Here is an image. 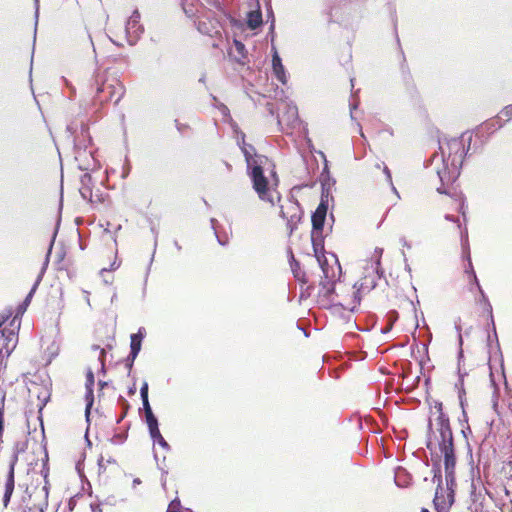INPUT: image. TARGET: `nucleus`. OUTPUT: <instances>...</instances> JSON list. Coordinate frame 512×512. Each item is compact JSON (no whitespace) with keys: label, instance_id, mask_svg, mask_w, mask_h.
<instances>
[{"label":"nucleus","instance_id":"nucleus-1","mask_svg":"<svg viewBox=\"0 0 512 512\" xmlns=\"http://www.w3.org/2000/svg\"><path fill=\"white\" fill-rule=\"evenodd\" d=\"M434 409L438 413L435 420V429L431 419L428 422V440L427 448L432 451L436 441L441 454L444 457V470L446 481V495L442 487L441 469L438 463L433 465V482H437L435 497L433 499L434 507L437 512H450V508L454 503V492L456 487L455 467L456 456L454 449L453 433L450 427L449 417L443 412V405L440 401L434 402Z\"/></svg>","mask_w":512,"mask_h":512},{"label":"nucleus","instance_id":"nucleus-2","mask_svg":"<svg viewBox=\"0 0 512 512\" xmlns=\"http://www.w3.org/2000/svg\"><path fill=\"white\" fill-rule=\"evenodd\" d=\"M471 140L472 136H469L467 148L465 147L466 139L464 136L440 143L441 153H434L431 157L430 166H433V170L440 181V186L436 189L439 194H450L448 188L460 176L463 159L470 148Z\"/></svg>","mask_w":512,"mask_h":512},{"label":"nucleus","instance_id":"nucleus-3","mask_svg":"<svg viewBox=\"0 0 512 512\" xmlns=\"http://www.w3.org/2000/svg\"><path fill=\"white\" fill-rule=\"evenodd\" d=\"M241 151L245 157L247 172L253 184V189L260 200L275 205L281 197L277 191L279 179L274 170V164L264 155L256 153V149L251 144L241 146Z\"/></svg>","mask_w":512,"mask_h":512},{"label":"nucleus","instance_id":"nucleus-4","mask_svg":"<svg viewBox=\"0 0 512 512\" xmlns=\"http://www.w3.org/2000/svg\"><path fill=\"white\" fill-rule=\"evenodd\" d=\"M90 87L95 93V100L100 104L109 101L118 104L125 93L124 85L116 78L108 77L105 72L96 73Z\"/></svg>","mask_w":512,"mask_h":512},{"label":"nucleus","instance_id":"nucleus-5","mask_svg":"<svg viewBox=\"0 0 512 512\" xmlns=\"http://www.w3.org/2000/svg\"><path fill=\"white\" fill-rule=\"evenodd\" d=\"M382 252L383 249L376 248L375 256L365 261L362 277L354 284V288L356 289L354 292V302L356 304H360L362 296L373 290L377 285L378 279L382 277L383 271L380 267Z\"/></svg>","mask_w":512,"mask_h":512},{"label":"nucleus","instance_id":"nucleus-6","mask_svg":"<svg viewBox=\"0 0 512 512\" xmlns=\"http://www.w3.org/2000/svg\"><path fill=\"white\" fill-rule=\"evenodd\" d=\"M140 12L136 9L125 23V38L129 45H135L144 32V27L140 23Z\"/></svg>","mask_w":512,"mask_h":512},{"label":"nucleus","instance_id":"nucleus-7","mask_svg":"<svg viewBox=\"0 0 512 512\" xmlns=\"http://www.w3.org/2000/svg\"><path fill=\"white\" fill-rule=\"evenodd\" d=\"M52 245H53V241L51 242L50 248H52ZM49 251H51V249H49ZM48 253H50V252H48ZM47 257H49V254H47ZM47 264H48V258H46V261H45L40 273L38 274L31 290L29 291V293L27 294V296L25 297L23 302L18 305L17 310H16V315L13 318L11 325L15 324V322L17 321V318L22 316L25 313V311L27 310L28 306L30 305L33 295L35 294L40 282L42 281Z\"/></svg>","mask_w":512,"mask_h":512},{"label":"nucleus","instance_id":"nucleus-8","mask_svg":"<svg viewBox=\"0 0 512 512\" xmlns=\"http://www.w3.org/2000/svg\"><path fill=\"white\" fill-rule=\"evenodd\" d=\"M328 212V201L321 199L318 207L313 212L312 221V232H323L326 216Z\"/></svg>","mask_w":512,"mask_h":512},{"label":"nucleus","instance_id":"nucleus-9","mask_svg":"<svg viewBox=\"0 0 512 512\" xmlns=\"http://www.w3.org/2000/svg\"><path fill=\"white\" fill-rule=\"evenodd\" d=\"M95 383L94 373L91 369L87 370L86 373V382H85V401H86V407H85V417L86 421L89 422L90 420V411L94 403V392H93V386Z\"/></svg>","mask_w":512,"mask_h":512},{"label":"nucleus","instance_id":"nucleus-10","mask_svg":"<svg viewBox=\"0 0 512 512\" xmlns=\"http://www.w3.org/2000/svg\"><path fill=\"white\" fill-rule=\"evenodd\" d=\"M0 341L3 342V347L0 349V357H8L16 346L17 334L14 330H3L1 333Z\"/></svg>","mask_w":512,"mask_h":512},{"label":"nucleus","instance_id":"nucleus-11","mask_svg":"<svg viewBox=\"0 0 512 512\" xmlns=\"http://www.w3.org/2000/svg\"><path fill=\"white\" fill-rule=\"evenodd\" d=\"M464 257L467 259L468 261V268L466 269V272L467 273H471V275L473 276V280L475 282V284L477 285L483 299L485 300V302L487 303V307H488V311L490 313V315H492V306L491 304L488 302L483 290L481 289V286L479 284V281L477 279V276L475 274V271L473 269V265H472V261H471V257H470V250H467V252L464 253ZM491 322H492V325H493V332H494V337L496 339V342L498 343V339H497V333H496V328H495V325H494V320H493V316H491Z\"/></svg>","mask_w":512,"mask_h":512},{"label":"nucleus","instance_id":"nucleus-12","mask_svg":"<svg viewBox=\"0 0 512 512\" xmlns=\"http://www.w3.org/2000/svg\"><path fill=\"white\" fill-rule=\"evenodd\" d=\"M16 462H17V455H14L13 460L10 463V467H9V471H8V475H7V479H6V484H5V493L3 496L4 506L8 505V503L10 502L11 496L13 494V491H14V485H15L14 467H15Z\"/></svg>","mask_w":512,"mask_h":512},{"label":"nucleus","instance_id":"nucleus-13","mask_svg":"<svg viewBox=\"0 0 512 512\" xmlns=\"http://www.w3.org/2000/svg\"><path fill=\"white\" fill-rule=\"evenodd\" d=\"M47 497L48 490L46 487H43L39 492L35 493V498H41L42 502L35 504L32 507L26 503V497H23L22 502L25 504V507L22 512H45V509L47 508Z\"/></svg>","mask_w":512,"mask_h":512},{"label":"nucleus","instance_id":"nucleus-14","mask_svg":"<svg viewBox=\"0 0 512 512\" xmlns=\"http://www.w3.org/2000/svg\"><path fill=\"white\" fill-rule=\"evenodd\" d=\"M280 208H281L280 216L283 219H287V226L290 229V233H292L293 229H294V226L300 220V214H299L300 207H299V205L296 202H291L289 208L292 211V213H291L290 216H288L287 213L284 211V207L283 206H281Z\"/></svg>","mask_w":512,"mask_h":512},{"label":"nucleus","instance_id":"nucleus-15","mask_svg":"<svg viewBox=\"0 0 512 512\" xmlns=\"http://www.w3.org/2000/svg\"><path fill=\"white\" fill-rule=\"evenodd\" d=\"M284 109L286 110L282 116L278 115V123L281 124L285 122L287 125L294 124L298 121V109L294 104H284Z\"/></svg>","mask_w":512,"mask_h":512},{"label":"nucleus","instance_id":"nucleus-16","mask_svg":"<svg viewBox=\"0 0 512 512\" xmlns=\"http://www.w3.org/2000/svg\"><path fill=\"white\" fill-rule=\"evenodd\" d=\"M311 240L313 250L318 261L321 263L320 254L324 252V236L323 232H311Z\"/></svg>","mask_w":512,"mask_h":512},{"label":"nucleus","instance_id":"nucleus-17","mask_svg":"<svg viewBox=\"0 0 512 512\" xmlns=\"http://www.w3.org/2000/svg\"><path fill=\"white\" fill-rule=\"evenodd\" d=\"M462 358H463V351L460 350L459 358H458L459 381L455 384V387L458 389L460 404L463 407V395L465 394V390H464V387H463V378H464V376L467 375V372L462 371V369H461L460 362H461Z\"/></svg>","mask_w":512,"mask_h":512},{"label":"nucleus","instance_id":"nucleus-18","mask_svg":"<svg viewBox=\"0 0 512 512\" xmlns=\"http://www.w3.org/2000/svg\"><path fill=\"white\" fill-rule=\"evenodd\" d=\"M231 56L234 57V59L238 62V63H244L243 60L246 58V48H245V45L238 41V40H234V46L230 52Z\"/></svg>","mask_w":512,"mask_h":512},{"label":"nucleus","instance_id":"nucleus-19","mask_svg":"<svg viewBox=\"0 0 512 512\" xmlns=\"http://www.w3.org/2000/svg\"><path fill=\"white\" fill-rule=\"evenodd\" d=\"M262 22V13L260 10L250 11L247 14V25L251 30L259 28Z\"/></svg>","mask_w":512,"mask_h":512},{"label":"nucleus","instance_id":"nucleus-20","mask_svg":"<svg viewBox=\"0 0 512 512\" xmlns=\"http://www.w3.org/2000/svg\"><path fill=\"white\" fill-rule=\"evenodd\" d=\"M90 181H91V176L89 174H84L81 178L82 187L79 190L81 197L84 200H88V201H91V197H92V190L88 186V183Z\"/></svg>","mask_w":512,"mask_h":512},{"label":"nucleus","instance_id":"nucleus-21","mask_svg":"<svg viewBox=\"0 0 512 512\" xmlns=\"http://www.w3.org/2000/svg\"><path fill=\"white\" fill-rule=\"evenodd\" d=\"M130 339H131V342H130V353L129 354L131 355L132 361H135V359L137 358V356L141 350L142 341L136 339V337H131V336H130Z\"/></svg>","mask_w":512,"mask_h":512},{"label":"nucleus","instance_id":"nucleus-22","mask_svg":"<svg viewBox=\"0 0 512 512\" xmlns=\"http://www.w3.org/2000/svg\"><path fill=\"white\" fill-rule=\"evenodd\" d=\"M211 97L214 101L213 106L217 108L224 117H230V111L228 107L225 104L219 102L214 95H211Z\"/></svg>","mask_w":512,"mask_h":512},{"label":"nucleus","instance_id":"nucleus-23","mask_svg":"<svg viewBox=\"0 0 512 512\" xmlns=\"http://www.w3.org/2000/svg\"><path fill=\"white\" fill-rule=\"evenodd\" d=\"M504 122H502V117L498 114L495 118L491 119L486 123L487 129L497 130L503 127Z\"/></svg>","mask_w":512,"mask_h":512},{"label":"nucleus","instance_id":"nucleus-24","mask_svg":"<svg viewBox=\"0 0 512 512\" xmlns=\"http://www.w3.org/2000/svg\"><path fill=\"white\" fill-rule=\"evenodd\" d=\"M273 73L276 79L281 82L283 85L287 83V75L285 68L273 69Z\"/></svg>","mask_w":512,"mask_h":512},{"label":"nucleus","instance_id":"nucleus-25","mask_svg":"<svg viewBox=\"0 0 512 512\" xmlns=\"http://www.w3.org/2000/svg\"><path fill=\"white\" fill-rule=\"evenodd\" d=\"M284 68L282 64V60L277 52V50L273 47V55H272V69H280Z\"/></svg>","mask_w":512,"mask_h":512},{"label":"nucleus","instance_id":"nucleus-26","mask_svg":"<svg viewBox=\"0 0 512 512\" xmlns=\"http://www.w3.org/2000/svg\"><path fill=\"white\" fill-rule=\"evenodd\" d=\"M181 509H182V506H181V502H180L179 498H175L169 503L166 512H182Z\"/></svg>","mask_w":512,"mask_h":512},{"label":"nucleus","instance_id":"nucleus-27","mask_svg":"<svg viewBox=\"0 0 512 512\" xmlns=\"http://www.w3.org/2000/svg\"><path fill=\"white\" fill-rule=\"evenodd\" d=\"M118 402L121 404V406L123 408V413L120 416V418L117 420V423H119L123 420V418L126 416L128 408H129V403L123 396H119Z\"/></svg>","mask_w":512,"mask_h":512},{"label":"nucleus","instance_id":"nucleus-28","mask_svg":"<svg viewBox=\"0 0 512 512\" xmlns=\"http://www.w3.org/2000/svg\"><path fill=\"white\" fill-rule=\"evenodd\" d=\"M500 116L503 118L505 117L507 121H510L512 120V105H507L505 106L501 111H500Z\"/></svg>","mask_w":512,"mask_h":512},{"label":"nucleus","instance_id":"nucleus-29","mask_svg":"<svg viewBox=\"0 0 512 512\" xmlns=\"http://www.w3.org/2000/svg\"><path fill=\"white\" fill-rule=\"evenodd\" d=\"M146 418V423H147V426H148V429H153L154 427H158V419L156 418V416L154 414H150L148 416H145Z\"/></svg>","mask_w":512,"mask_h":512},{"label":"nucleus","instance_id":"nucleus-30","mask_svg":"<svg viewBox=\"0 0 512 512\" xmlns=\"http://www.w3.org/2000/svg\"><path fill=\"white\" fill-rule=\"evenodd\" d=\"M461 241H462V246H463V253H465V252H467V250H469L467 230H465L464 232H461Z\"/></svg>","mask_w":512,"mask_h":512},{"label":"nucleus","instance_id":"nucleus-31","mask_svg":"<svg viewBox=\"0 0 512 512\" xmlns=\"http://www.w3.org/2000/svg\"><path fill=\"white\" fill-rule=\"evenodd\" d=\"M105 357H106V351L105 349L100 350V354L98 356V360L101 365V373L105 374Z\"/></svg>","mask_w":512,"mask_h":512},{"label":"nucleus","instance_id":"nucleus-32","mask_svg":"<svg viewBox=\"0 0 512 512\" xmlns=\"http://www.w3.org/2000/svg\"><path fill=\"white\" fill-rule=\"evenodd\" d=\"M148 390H149V386H148V383L146 381L143 382L141 388H140V396H141V400H144V399H149L148 398Z\"/></svg>","mask_w":512,"mask_h":512},{"label":"nucleus","instance_id":"nucleus-33","mask_svg":"<svg viewBox=\"0 0 512 512\" xmlns=\"http://www.w3.org/2000/svg\"><path fill=\"white\" fill-rule=\"evenodd\" d=\"M142 405H143V410L145 412V416L154 414L152 411V408L150 406L149 399L146 398V399L142 400Z\"/></svg>","mask_w":512,"mask_h":512},{"label":"nucleus","instance_id":"nucleus-34","mask_svg":"<svg viewBox=\"0 0 512 512\" xmlns=\"http://www.w3.org/2000/svg\"><path fill=\"white\" fill-rule=\"evenodd\" d=\"M149 434L152 438L153 441H155L156 439H158L159 437H161V433H160V430H159V427H154L153 429H149Z\"/></svg>","mask_w":512,"mask_h":512},{"label":"nucleus","instance_id":"nucleus-35","mask_svg":"<svg viewBox=\"0 0 512 512\" xmlns=\"http://www.w3.org/2000/svg\"><path fill=\"white\" fill-rule=\"evenodd\" d=\"M154 442H157L162 448H164L165 450L169 451L170 450V445L168 444V442L163 438V436L159 437L158 439H156Z\"/></svg>","mask_w":512,"mask_h":512},{"label":"nucleus","instance_id":"nucleus-36","mask_svg":"<svg viewBox=\"0 0 512 512\" xmlns=\"http://www.w3.org/2000/svg\"><path fill=\"white\" fill-rule=\"evenodd\" d=\"M236 141H237V144L238 146L241 148V146H243L244 144H247L245 142V134L243 132H237V136H236Z\"/></svg>","mask_w":512,"mask_h":512},{"label":"nucleus","instance_id":"nucleus-37","mask_svg":"<svg viewBox=\"0 0 512 512\" xmlns=\"http://www.w3.org/2000/svg\"><path fill=\"white\" fill-rule=\"evenodd\" d=\"M145 334H146V330L144 327H140L138 332L137 333H134L131 335V337H136V339L138 340H143V338L145 337Z\"/></svg>","mask_w":512,"mask_h":512},{"label":"nucleus","instance_id":"nucleus-38","mask_svg":"<svg viewBox=\"0 0 512 512\" xmlns=\"http://www.w3.org/2000/svg\"><path fill=\"white\" fill-rule=\"evenodd\" d=\"M210 221H211V225H212V228H213V230H214V233H215V235H216V237H217L218 243H219L220 245H223V246H224V245H226V241L222 240V239L217 235V231H216V227H215V223L217 222V220H216V219H214V218H212Z\"/></svg>","mask_w":512,"mask_h":512},{"label":"nucleus","instance_id":"nucleus-39","mask_svg":"<svg viewBox=\"0 0 512 512\" xmlns=\"http://www.w3.org/2000/svg\"><path fill=\"white\" fill-rule=\"evenodd\" d=\"M383 172L385 174V178H386L387 183L389 185H392V175H391V172H390L389 168L386 165L383 166Z\"/></svg>","mask_w":512,"mask_h":512},{"label":"nucleus","instance_id":"nucleus-40","mask_svg":"<svg viewBox=\"0 0 512 512\" xmlns=\"http://www.w3.org/2000/svg\"><path fill=\"white\" fill-rule=\"evenodd\" d=\"M397 318H398V313L395 310L389 312V314H388V323L392 322V325H393L394 322L397 320Z\"/></svg>","mask_w":512,"mask_h":512},{"label":"nucleus","instance_id":"nucleus-41","mask_svg":"<svg viewBox=\"0 0 512 512\" xmlns=\"http://www.w3.org/2000/svg\"><path fill=\"white\" fill-rule=\"evenodd\" d=\"M3 423H4V411L3 408H0V436L3 432Z\"/></svg>","mask_w":512,"mask_h":512},{"label":"nucleus","instance_id":"nucleus-42","mask_svg":"<svg viewBox=\"0 0 512 512\" xmlns=\"http://www.w3.org/2000/svg\"><path fill=\"white\" fill-rule=\"evenodd\" d=\"M445 219H446L447 221L456 222V223H457L458 228H460L459 220H458V219H456L453 215H451V214H446V215H445Z\"/></svg>","mask_w":512,"mask_h":512},{"label":"nucleus","instance_id":"nucleus-43","mask_svg":"<svg viewBox=\"0 0 512 512\" xmlns=\"http://www.w3.org/2000/svg\"><path fill=\"white\" fill-rule=\"evenodd\" d=\"M133 364H134V361H132L131 355L129 354L126 359V367L129 369V371H131Z\"/></svg>","mask_w":512,"mask_h":512},{"label":"nucleus","instance_id":"nucleus-44","mask_svg":"<svg viewBox=\"0 0 512 512\" xmlns=\"http://www.w3.org/2000/svg\"><path fill=\"white\" fill-rule=\"evenodd\" d=\"M392 329V322L391 323H387V325L381 329L382 333L386 334L388 332H390Z\"/></svg>","mask_w":512,"mask_h":512},{"label":"nucleus","instance_id":"nucleus-45","mask_svg":"<svg viewBox=\"0 0 512 512\" xmlns=\"http://www.w3.org/2000/svg\"><path fill=\"white\" fill-rule=\"evenodd\" d=\"M455 328L459 334V343H460V345H462L461 327L458 323H455Z\"/></svg>","mask_w":512,"mask_h":512},{"label":"nucleus","instance_id":"nucleus-46","mask_svg":"<svg viewBox=\"0 0 512 512\" xmlns=\"http://www.w3.org/2000/svg\"><path fill=\"white\" fill-rule=\"evenodd\" d=\"M358 107V103L357 102H353L350 104V114H351V118H353V110L357 109Z\"/></svg>","mask_w":512,"mask_h":512},{"label":"nucleus","instance_id":"nucleus-47","mask_svg":"<svg viewBox=\"0 0 512 512\" xmlns=\"http://www.w3.org/2000/svg\"><path fill=\"white\" fill-rule=\"evenodd\" d=\"M135 393H136V385H135V384H133L131 387H129V389H128V394H129L130 396H132V395H134Z\"/></svg>","mask_w":512,"mask_h":512},{"label":"nucleus","instance_id":"nucleus-48","mask_svg":"<svg viewBox=\"0 0 512 512\" xmlns=\"http://www.w3.org/2000/svg\"><path fill=\"white\" fill-rule=\"evenodd\" d=\"M35 4H36L35 18H36V22H37L38 16H39V0H35Z\"/></svg>","mask_w":512,"mask_h":512},{"label":"nucleus","instance_id":"nucleus-49","mask_svg":"<svg viewBox=\"0 0 512 512\" xmlns=\"http://www.w3.org/2000/svg\"><path fill=\"white\" fill-rule=\"evenodd\" d=\"M390 186H391L392 192L397 196L398 199H400V194H399L398 190L396 189V187L394 186V184L392 183V185H390Z\"/></svg>","mask_w":512,"mask_h":512},{"label":"nucleus","instance_id":"nucleus-50","mask_svg":"<svg viewBox=\"0 0 512 512\" xmlns=\"http://www.w3.org/2000/svg\"><path fill=\"white\" fill-rule=\"evenodd\" d=\"M67 131L70 133V135H73L75 133V128L72 124L67 126Z\"/></svg>","mask_w":512,"mask_h":512},{"label":"nucleus","instance_id":"nucleus-51","mask_svg":"<svg viewBox=\"0 0 512 512\" xmlns=\"http://www.w3.org/2000/svg\"><path fill=\"white\" fill-rule=\"evenodd\" d=\"M98 385L100 386V389H103L104 387L107 386V382L99 380Z\"/></svg>","mask_w":512,"mask_h":512},{"label":"nucleus","instance_id":"nucleus-52","mask_svg":"<svg viewBox=\"0 0 512 512\" xmlns=\"http://www.w3.org/2000/svg\"><path fill=\"white\" fill-rule=\"evenodd\" d=\"M141 483V480L139 478H135L133 480V488H135L137 485H139Z\"/></svg>","mask_w":512,"mask_h":512},{"label":"nucleus","instance_id":"nucleus-53","mask_svg":"<svg viewBox=\"0 0 512 512\" xmlns=\"http://www.w3.org/2000/svg\"><path fill=\"white\" fill-rule=\"evenodd\" d=\"M402 242H403V246H404V247H406V248H408V249H411V244H410V243H408V242L406 241V239H402Z\"/></svg>","mask_w":512,"mask_h":512},{"label":"nucleus","instance_id":"nucleus-54","mask_svg":"<svg viewBox=\"0 0 512 512\" xmlns=\"http://www.w3.org/2000/svg\"><path fill=\"white\" fill-rule=\"evenodd\" d=\"M199 82L202 83V84H205L206 83V75L203 74L200 78H199Z\"/></svg>","mask_w":512,"mask_h":512},{"label":"nucleus","instance_id":"nucleus-55","mask_svg":"<svg viewBox=\"0 0 512 512\" xmlns=\"http://www.w3.org/2000/svg\"><path fill=\"white\" fill-rule=\"evenodd\" d=\"M91 349L93 351H98V350L100 351L102 348H100L98 345H92Z\"/></svg>","mask_w":512,"mask_h":512},{"label":"nucleus","instance_id":"nucleus-56","mask_svg":"<svg viewBox=\"0 0 512 512\" xmlns=\"http://www.w3.org/2000/svg\"><path fill=\"white\" fill-rule=\"evenodd\" d=\"M154 457H155V460L157 462L158 467L163 470V468L160 466V463H159V460H158V456L155 454Z\"/></svg>","mask_w":512,"mask_h":512},{"label":"nucleus","instance_id":"nucleus-57","mask_svg":"<svg viewBox=\"0 0 512 512\" xmlns=\"http://www.w3.org/2000/svg\"><path fill=\"white\" fill-rule=\"evenodd\" d=\"M175 122H176V125H177V129H178L179 131H181V129H182V125H180V124L178 123V121H177V120H176Z\"/></svg>","mask_w":512,"mask_h":512},{"label":"nucleus","instance_id":"nucleus-58","mask_svg":"<svg viewBox=\"0 0 512 512\" xmlns=\"http://www.w3.org/2000/svg\"><path fill=\"white\" fill-rule=\"evenodd\" d=\"M175 247L177 248L178 251L181 250V246L178 244V242H175Z\"/></svg>","mask_w":512,"mask_h":512},{"label":"nucleus","instance_id":"nucleus-59","mask_svg":"<svg viewBox=\"0 0 512 512\" xmlns=\"http://www.w3.org/2000/svg\"><path fill=\"white\" fill-rule=\"evenodd\" d=\"M6 321V318H3L2 320H0V327L2 326V324Z\"/></svg>","mask_w":512,"mask_h":512},{"label":"nucleus","instance_id":"nucleus-60","mask_svg":"<svg viewBox=\"0 0 512 512\" xmlns=\"http://www.w3.org/2000/svg\"><path fill=\"white\" fill-rule=\"evenodd\" d=\"M274 29V21L271 23L270 30L273 31Z\"/></svg>","mask_w":512,"mask_h":512},{"label":"nucleus","instance_id":"nucleus-61","mask_svg":"<svg viewBox=\"0 0 512 512\" xmlns=\"http://www.w3.org/2000/svg\"><path fill=\"white\" fill-rule=\"evenodd\" d=\"M185 512H194V511L192 509H190V508H186Z\"/></svg>","mask_w":512,"mask_h":512},{"label":"nucleus","instance_id":"nucleus-62","mask_svg":"<svg viewBox=\"0 0 512 512\" xmlns=\"http://www.w3.org/2000/svg\"><path fill=\"white\" fill-rule=\"evenodd\" d=\"M421 512H429L426 508H422Z\"/></svg>","mask_w":512,"mask_h":512},{"label":"nucleus","instance_id":"nucleus-63","mask_svg":"<svg viewBox=\"0 0 512 512\" xmlns=\"http://www.w3.org/2000/svg\"><path fill=\"white\" fill-rule=\"evenodd\" d=\"M114 300H116V294L113 295L111 301L113 302Z\"/></svg>","mask_w":512,"mask_h":512},{"label":"nucleus","instance_id":"nucleus-64","mask_svg":"<svg viewBox=\"0 0 512 512\" xmlns=\"http://www.w3.org/2000/svg\"><path fill=\"white\" fill-rule=\"evenodd\" d=\"M107 271H108V270H107L106 268H103V269L101 270V273H104V272H107Z\"/></svg>","mask_w":512,"mask_h":512}]
</instances>
